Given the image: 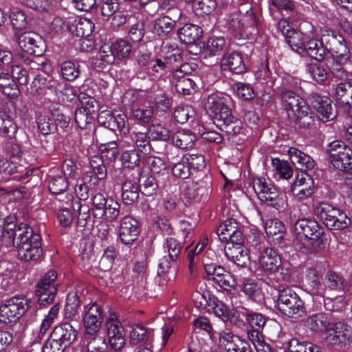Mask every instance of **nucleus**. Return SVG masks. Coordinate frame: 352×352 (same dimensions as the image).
Here are the masks:
<instances>
[{
    "instance_id": "f257e3e1",
    "label": "nucleus",
    "mask_w": 352,
    "mask_h": 352,
    "mask_svg": "<svg viewBox=\"0 0 352 352\" xmlns=\"http://www.w3.org/2000/svg\"><path fill=\"white\" fill-rule=\"evenodd\" d=\"M0 206V241L4 238L12 241L19 256L24 261H36L42 255L41 237L27 224L15 223L16 218L6 215Z\"/></svg>"
},
{
    "instance_id": "f03ea898",
    "label": "nucleus",
    "mask_w": 352,
    "mask_h": 352,
    "mask_svg": "<svg viewBox=\"0 0 352 352\" xmlns=\"http://www.w3.org/2000/svg\"><path fill=\"white\" fill-rule=\"evenodd\" d=\"M324 43L327 45L328 52L333 56L329 69L333 76L340 80H349L351 75L343 68L350 58V52L344 37L335 31H326L322 36Z\"/></svg>"
},
{
    "instance_id": "7ed1b4c3",
    "label": "nucleus",
    "mask_w": 352,
    "mask_h": 352,
    "mask_svg": "<svg viewBox=\"0 0 352 352\" xmlns=\"http://www.w3.org/2000/svg\"><path fill=\"white\" fill-rule=\"evenodd\" d=\"M64 83L53 78H35L31 85L32 92L37 93L35 104L38 108L57 110L55 102L58 91L63 87Z\"/></svg>"
},
{
    "instance_id": "20e7f679",
    "label": "nucleus",
    "mask_w": 352,
    "mask_h": 352,
    "mask_svg": "<svg viewBox=\"0 0 352 352\" xmlns=\"http://www.w3.org/2000/svg\"><path fill=\"white\" fill-rule=\"evenodd\" d=\"M278 309L284 315L295 319L306 314L305 303L291 288H284L278 292L276 300Z\"/></svg>"
},
{
    "instance_id": "39448f33",
    "label": "nucleus",
    "mask_w": 352,
    "mask_h": 352,
    "mask_svg": "<svg viewBox=\"0 0 352 352\" xmlns=\"http://www.w3.org/2000/svg\"><path fill=\"white\" fill-rule=\"evenodd\" d=\"M252 252L256 256L258 265L263 271L276 272L281 265V258L278 253L272 248L261 243L259 235H254L253 243L251 245Z\"/></svg>"
},
{
    "instance_id": "423d86ee",
    "label": "nucleus",
    "mask_w": 352,
    "mask_h": 352,
    "mask_svg": "<svg viewBox=\"0 0 352 352\" xmlns=\"http://www.w3.org/2000/svg\"><path fill=\"white\" fill-rule=\"evenodd\" d=\"M253 188L258 199L267 206L277 210L283 209L286 206V196L280 192L274 185L267 183L265 178L256 177L253 182Z\"/></svg>"
},
{
    "instance_id": "0eeeda50",
    "label": "nucleus",
    "mask_w": 352,
    "mask_h": 352,
    "mask_svg": "<svg viewBox=\"0 0 352 352\" xmlns=\"http://www.w3.org/2000/svg\"><path fill=\"white\" fill-rule=\"evenodd\" d=\"M332 166L342 171L352 169V149L340 140L330 142L327 148Z\"/></svg>"
},
{
    "instance_id": "6e6552de",
    "label": "nucleus",
    "mask_w": 352,
    "mask_h": 352,
    "mask_svg": "<svg viewBox=\"0 0 352 352\" xmlns=\"http://www.w3.org/2000/svg\"><path fill=\"white\" fill-rule=\"evenodd\" d=\"M30 300L22 296H15L1 300L0 317L12 321L21 318L29 309Z\"/></svg>"
},
{
    "instance_id": "1a4fd4ad",
    "label": "nucleus",
    "mask_w": 352,
    "mask_h": 352,
    "mask_svg": "<svg viewBox=\"0 0 352 352\" xmlns=\"http://www.w3.org/2000/svg\"><path fill=\"white\" fill-rule=\"evenodd\" d=\"M295 230L298 234H302L305 238L309 239L312 245L316 248H320V245L327 240L322 228L311 219H302L297 221Z\"/></svg>"
},
{
    "instance_id": "9d476101",
    "label": "nucleus",
    "mask_w": 352,
    "mask_h": 352,
    "mask_svg": "<svg viewBox=\"0 0 352 352\" xmlns=\"http://www.w3.org/2000/svg\"><path fill=\"white\" fill-rule=\"evenodd\" d=\"M323 339L331 345L344 346L352 342V329L341 322L331 323Z\"/></svg>"
},
{
    "instance_id": "9b49d317",
    "label": "nucleus",
    "mask_w": 352,
    "mask_h": 352,
    "mask_svg": "<svg viewBox=\"0 0 352 352\" xmlns=\"http://www.w3.org/2000/svg\"><path fill=\"white\" fill-rule=\"evenodd\" d=\"M56 278V272L50 270L44 274L37 283L36 292L38 296V302L41 305H48L54 301L57 290L55 283Z\"/></svg>"
},
{
    "instance_id": "f8f14e48",
    "label": "nucleus",
    "mask_w": 352,
    "mask_h": 352,
    "mask_svg": "<svg viewBox=\"0 0 352 352\" xmlns=\"http://www.w3.org/2000/svg\"><path fill=\"white\" fill-rule=\"evenodd\" d=\"M107 336L111 347L121 349L125 344L126 334L124 327L114 314H110L105 322Z\"/></svg>"
},
{
    "instance_id": "ddd939ff",
    "label": "nucleus",
    "mask_w": 352,
    "mask_h": 352,
    "mask_svg": "<svg viewBox=\"0 0 352 352\" xmlns=\"http://www.w3.org/2000/svg\"><path fill=\"white\" fill-rule=\"evenodd\" d=\"M82 320L85 333L89 336L96 335L100 331L102 322L100 306L96 303H90L85 305Z\"/></svg>"
},
{
    "instance_id": "4468645a",
    "label": "nucleus",
    "mask_w": 352,
    "mask_h": 352,
    "mask_svg": "<svg viewBox=\"0 0 352 352\" xmlns=\"http://www.w3.org/2000/svg\"><path fill=\"white\" fill-rule=\"evenodd\" d=\"M20 48L26 54L41 56L45 51L46 45L43 38L33 32L21 34L18 38Z\"/></svg>"
},
{
    "instance_id": "2eb2a0df",
    "label": "nucleus",
    "mask_w": 352,
    "mask_h": 352,
    "mask_svg": "<svg viewBox=\"0 0 352 352\" xmlns=\"http://www.w3.org/2000/svg\"><path fill=\"white\" fill-rule=\"evenodd\" d=\"M224 252L228 259L237 266L245 267L250 263L248 250L241 244V241L226 243Z\"/></svg>"
},
{
    "instance_id": "dca6fc26",
    "label": "nucleus",
    "mask_w": 352,
    "mask_h": 352,
    "mask_svg": "<svg viewBox=\"0 0 352 352\" xmlns=\"http://www.w3.org/2000/svg\"><path fill=\"white\" fill-rule=\"evenodd\" d=\"M314 182L313 179L305 173L296 175L291 184V192L297 200H304L312 195Z\"/></svg>"
},
{
    "instance_id": "f3484780",
    "label": "nucleus",
    "mask_w": 352,
    "mask_h": 352,
    "mask_svg": "<svg viewBox=\"0 0 352 352\" xmlns=\"http://www.w3.org/2000/svg\"><path fill=\"white\" fill-rule=\"evenodd\" d=\"M140 234L138 221L131 216H125L120 221L119 236L121 242L129 245L133 243Z\"/></svg>"
},
{
    "instance_id": "a211bd4d",
    "label": "nucleus",
    "mask_w": 352,
    "mask_h": 352,
    "mask_svg": "<svg viewBox=\"0 0 352 352\" xmlns=\"http://www.w3.org/2000/svg\"><path fill=\"white\" fill-rule=\"evenodd\" d=\"M77 331L69 322H64L55 327L51 335L52 338L66 348L75 341Z\"/></svg>"
},
{
    "instance_id": "6ab92c4d",
    "label": "nucleus",
    "mask_w": 352,
    "mask_h": 352,
    "mask_svg": "<svg viewBox=\"0 0 352 352\" xmlns=\"http://www.w3.org/2000/svg\"><path fill=\"white\" fill-rule=\"evenodd\" d=\"M321 270L317 265H311L307 270L305 280L313 295L325 297V290L320 283Z\"/></svg>"
},
{
    "instance_id": "aec40b11",
    "label": "nucleus",
    "mask_w": 352,
    "mask_h": 352,
    "mask_svg": "<svg viewBox=\"0 0 352 352\" xmlns=\"http://www.w3.org/2000/svg\"><path fill=\"white\" fill-rule=\"evenodd\" d=\"M233 101L228 94L214 93L210 95L204 104L205 110H232Z\"/></svg>"
},
{
    "instance_id": "412c9836",
    "label": "nucleus",
    "mask_w": 352,
    "mask_h": 352,
    "mask_svg": "<svg viewBox=\"0 0 352 352\" xmlns=\"http://www.w3.org/2000/svg\"><path fill=\"white\" fill-rule=\"evenodd\" d=\"M221 67L223 70H229L236 74L245 71L241 54L236 52L226 53L221 59Z\"/></svg>"
},
{
    "instance_id": "4be33fe9",
    "label": "nucleus",
    "mask_w": 352,
    "mask_h": 352,
    "mask_svg": "<svg viewBox=\"0 0 352 352\" xmlns=\"http://www.w3.org/2000/svg\"><path fill=\"white\" fill-rule=\"evenodd\" d=\"M139 180L137 175L127 178L123 183L122 197L126 204H132L138 199L140 192Z\"/></svg>"
},
{
    "instance_id": "5701e85b",
    "label": "nucleus",
    "mask_w": 352,
    "mask_h": 352,
    "mask_svg": "<svg viewBox=\"0 0 352 352\" xmlns=\"http://www.w3.org/2000/svg\"><path fill=\"white\" fill-rule=\"evenodd\" d=\"M331 322L323 313H316L309 316L305 321V326L313 333H326L327 329Z\"/></svg>"
},
{
    "instance_id": "b1692460",
    "label": "nucleus",
    "mask_w": 352,
    "mask_h": 352,
    "mask_svg": "<svg viewBox=\"0 0 352 352\" xmlns=\"http://www.w3.org/2000/svg\"><path fill=\"white\" fill-rule=\"evenodd\" d=\"M217 235L221 241H236L241 240V233L237 230L235 220L228 219L217 229Z\"/></svg>"
},
{
    "instance_id": "393cba45",
    "label": "nucleus",
    "mask_w": 352,
    "mask_h": 352,
    "mask_svg": "<svg viewBox=\"0 0 352 352\" xmlns=\"http://www.w3.org/2000/svg\"><path fill=\"white\" fill-rule=\"evenodd\" d=\"M326 31L331 30H324L322 31L320 43L316 39L311 38L306 42L305 45V53L317 60H323L325 55V51H328L327 45L324 43L322 40V36Z\"/></svg>"
},
{
    "instance_id": "a878e982",
    "label": "nucleus",
    "mask_w": 352,
    "mask_h": 352,
    "mask_svg": "<svg viewBox=\"0 0 352 352\" xmlns=\"http://www.w3.org/2000/svg\"><path fill=\"white\" fill-rule=\"evenodd\" d=\"M291 162L301 170H311L314 167V160L308 155L301 152L296 148H289L287 151Z\"/></svg>"
},
{
    "instance_id": "bb28decb",
    "label": "nucleus",
    "mask_w": 352,
    "mask_h": 352,
    "mask_svg": "<svg viewBox=\"0 0 352 352\" xmlns=\"http://www.w3.org/2000/svg\"><path fill=\"white\" fill-rule=\"evenodd\" d=\"M239 13L242 16L241 21L245 32L252 33L248 29H256L259 23V18L253 11L252 4H241V7H239Z\"/></svg>"
},
{
    "instance_id": "cd10ccee",
    "label": "nucleus",
    "mask_w": 352,
    "mask_h": 352,
    "mask_svg": "<svg viewBox=\"0 0 352 352\" xmlns=\"http://www.w3.org/2000/svg\"><path fill=\"white\" fill-rule=\"evenodd\" d=\"M280 104L283 110H302L305 107V101L292 91L285 90L280 96Z\"/></svg>"
},
{
    "instance_id": "c85d7f7f",
    "label": "nucleus",
    "mask_w": 352,
    "mask_h": 352,
    "mask_svg": "<svg viewBox=\"0 0 352 352\" xmlns=\"http://www.w3.org/2000/svg\"><path fill=\"white\" fill-rule=\"evenodd\" d=\"M130 343L133 345L142 344L145 346H151L153 342V335L144 327L135 324L133 327L130 335Z\"/></svg>"
},
{
    "instance_id": "c756f323",
    "label": "nucleus",
    "mask_w": 352,
    "mask_h": 352,
    "mask_svg": "<svg viewBox=\"0 0 352 352\" xmlns=\"http://www.w3.org/2000/svg\"><path fill=\"white\" fill-rule=\"evenodd\" d=\"M212 114H210L212 117L213 123L219 128L223 127L230 128L232 131L236 132L235 126L232 127V124H236L239 129V123L240 122L232 114V111H212Z\"/></svg>"
},
{
    "instance_id": "7c9ffc66",
    "label": "nucleus",
    "mask_w": 352,
    "mask_h": 352,
    "mask_svg": "<svg viewBox=\"0 0 352 352\" xmlns=\"http://www.w3.org/2000/svg\"><path fill=\"white\" fill-rule=\"evenodd\" d=\"M338 208L325 202L318 204L314 209L315 214L327 228L331 226V221L338 214Z\"/></svg>"
},
{
    "instance_id": "2f4dec72",
    "label": "nucleus",
    "mask_w": 352,
    "mask_h": 352,
    "mask_svg": "<svg viewBox=\"0 0 352 352\" xmlns=\"http://www.w3.org/2000/svg\"><path fill=\"white\" fill-rule=\"evenodd\" d=\"M202 32V29L199 26L187 23L179 29L178 35L184 43L193 44L201 36Z\"/></svg>"
},
{
    "instance_id": "473e14b6",
    "label": "nucleus",
    "mask_w": 352,
    "mask_h": 352,
    "mask_svg": "<svg viewBox=\"0 0 352 352\" xmlns=\"http://www.w3.org/2000/svg\"><path fill=\"white\" fill-rule=\"evenodd\" d=\"M172 138L175 145L182 149L192 147L196 140L195 135L189 130L185 129L177 131Z\"/></svg>"
},
{
    "instance_id": "72a5a7b5",
    "label": "nucleus",
    "mask_w": 352,
    "mask_h": 352,
    "mask_svg": "<svg viewBox=\"0 0 352 352\" xmlns=\"http://www.w3.org/2000/svg\"><path fill=\"white\" fill-rule=\"evenodd\" d=\"M239 314V316L245 318L250 328L260 330L263 329L266 323V318L261 314L253 312L244 307H241Z\"/></svg>"
},
{
    "instance_id": "f704fd0d",
    "label": "nucleus",
    "mask_w": 352,
    "mask_h": 352,
    "mask_svg": "<svg viewBox=\"0 0 352 352\" xmlns=\"http://www.w3.org/2000/svg\"><path fill=\"white\" fill-rule=\"evenodd\" d=\"M274 177L276 179H289L293 175V169L287 161L278 158L272 160Z\"/></svg>"
},
{
    "instance_id": "c9c22d12",
    "label": "nucleus",
    "mask_w": 352,
    "mask_h": 352,
    "mask_svg": "<svg viewBox=\"0 0 352 352\" xmlns=\"http://www.w3.org/2000/svg\"><path fill=\"white\" fill-rule=\"evenodd\" d=\"M243 341L236 336L230 332L223 331L219 334L220 346L228 352L236 350Z\"/></svg>"
},
{
    "instance_id": "e433bc0d",
    "label": "nucleus",
    "mask_w": 352,
    "mask_h": 352,
    "mask_svg": "<svg viewBox=\"0 0 352 352\" xmlns=\"http://www.w3.org/2000/svg\"><path fill=\"white\" fill-rule=\"evenodd\" d=\"M346 282L343 278L335 272L328 273L324 278L325 294L327 290L344 292Z\"/></svg>"
},
{
    "instance_id": "4c0bfd02",
    "label": "nucleus",
    "mask_w": 352,
    "mask_h": 352,
    "mask_svg": "<svg viewBox=\"0 0 352 352\" xmlns=\"http://www.w3.org/2000/svg\"><path fill=\"white\" fill-rule=\"evenodd\" d=\"M8 112L0 111V132L8 138H12L16 133L17 126Z\"/></svg>"
},
{
    "instance_id": "58836bf2",
    "label": "nucleus",
    "mask_w": 352,
    "mask_h": 352,
    "mask_svg": "<svg viewBox=\"0 0 352 352\" xmlns=\"http://www.w3.org/2000/svg\"><path fill=\"white\" fill-rule=\"evenodd\" d=\"M209 306L207 308L208 311H212L214 314L222 321H227L229 318V309L216 296L209 298Z\"/></svg>"
},
{
    "instance_id": "ea45409f",
    "label": "nucleus",
    "mask_w": 352,
    "mask_h": 352,
    "mask_svg": "<svg viewBox=\"0 0 352 352\" xmlns=\"http://www.w3.org/2000/svg\"><path fill=\"white\" fill-rule=\"evenodd\" d=\"M80 302L76 292H71L67 295L65 307V318L74 320L78 316V309Z\"/></svg>"
},
{
    "instance_id": "a19ab883",
    "label": "nucleus",
    "mask_w": 352,
    "mask_h": 352,
    "mask_svg": "<svg viewBox=\"0 0 352 352\" xmlns=\"http://www.w3.org/2000/svg\"><path fill=\"white\" fill-rule=\"evenodd\" d=\"M217 6L216 0H197L192 4V10L195 15L203 16L211 14Z\"/></svg>"
},
{
    "instance_id": "79ce46f5",
    "label": "nucleus",
    "mask_w": 352,
    "mask_h": 352,
    "mask_svg": "<svg viewBox=\"0 0 352 352\" xmlns=\"http://www.w3.org/2000/svg\"><path fill=\"white\" fill-rule=\"evenodd\" d=\"M109 199L106 198L100 192H98L92 197L93 213L95 217L102 218L104 216L108 208Z\"/></svg>"
},
{
    "instance_id": "37998d69",
    "label": "nucleus",
    "mask_w": 352,
    "mask_h": 352,
    "mask_svg": "<svg viewBox=\"0 0 352 352\" xmlns=\"http://www.w3.org/2000/svg\"><path fill=\"white\" fill-rule=\"evenodd\" d=\"M175 25L170 18L160 15L153 21V31L160 36H165L174 28Z\"/></svg>"
},
{
    "instance_id": "c03bdc74",
    "label": "nucleus",
    "mask_w": 352,
    "mask_h": 352,
    "mask_svg": "<svg viewBox=\"0 0 352 352\" xmlns=\"http://www.w3.org/2000/svg\"><path fill=\"white\" fill-rule=\"evenodd\" d=\"M285 39L292 50L299 54L305 53V43L303 41V33L301 31L296 30L287 36Z\"/></svg>"
},
{
    "instance_id": "a18cd8bd",
    "label": "nucleus",
    "mask_w": 352,
    "mask_h": 352,
    "mask_svg": "<svg viewBox=\"0 0 352 352\" xmlns=\"http://www.w3.org/2000/svg\"><path fill=\"white\" fill-rule=\"evenodd\" d=\"M243 292L249 298L256 302H260L263 298L261 287L252 280H246L242 285Z\"/></svg>"
},
{
    "instance_id": "49530a36",
    "label": "nucleus",
    "mask_w": 352,
    "mask_h": 352,
    "mask_svg": "<svg viewBox=\"0 0 352 352\" xmlns=\"http://www.w3.org/2000/svg\"><path fill=\"white\" fill-rule=\"evenodd\" d=\"M309 107L314 110H331V100L327 96L313 94L309 98Z\"/></svg>"
},
{
    "instance_id": "de8ad7c7",
    "label": "nucleus",
    "mask_w": 352,
    "mask_h": 352,
    "mask_svg": "<svg viewBox=\"0 0 352 352\" xmlns=\"http://www.w3.org/2000/svg\"><path fill=\"white\" fill-rule=\"evenodd\" d=\"M60 72L63 79L74 81L79 76V65L71 60L65 61L60 65Z\"/></svg>"
},
{
    "instance_id": "09e8293b",
    "label": "nucleus",
    "mask_w": 352,
    "mask_h": 352,
    "mask_svg": "<svg viewBox=\"0 0 352 352\" xmlns=\"http://www.w3.org/2000/svg\"><path fill=\"white\" fill-rule=\"evenodd\" d=\"M175 87L177 92L184 96L192 95L196 91L195 81L186 76L177 79Z\"/></svg>"
},
{
    "instance_id": "8fccbe9b",
    "label": "nucleus",
    "mask_w": 352,
    "mask_h": 352,
    "mask_svg": "<svg viewBox=\"0 0 352 352\" xmlns=\"http://www.w3.org/2000/svg\"><path fill=\"white\" fill-rule=\"evenodd\" d=\"M172 134V129L162 124L153 125L149 129V138L153 140L168 141Z\"/></svg>"
},
{
    "instance_id": "3c124183",
    "label": "nucleus",
    "mask_w": 352,
    "mask_h": 352,
    "mask_svg": "<svg viewBox=\"0 0 352 352\" xmlns=\"http://www.w3.org/2000/svg\"><path fill=\"white\" fill-rule=\"evenodd\" d=\"M226 21L228 28L235 33L236 36L239 35L240 37H244L248 35V32H245L243 28L240 14L228 16Z\"/></svg>"
},
{
    "instance_id": "603ef678",
    "label": "nucleus",
    "mask_w": 352,
    "mask_h": 352,
    "mask_svg": "<svg viewBox=\"0 0 352 352\" xmlns=\"http://www.w3.org/2000/svg\"><path fill=\"white\" fill-rule=\"evenodd\" d=\"M111 45L118 59L127 58L130 55L132 45L128 40L120 38L112 43Z\"/></svg>"
},
{
    "instance_id": "864d4df0",
    "label": "nucleus",
    "mask_w": 352,
    "mask_h": 352,
    "mask_svg": "<svg viewBox=\"0 0 352 352\" xmlns=\"http://www.w3.org/2000/svg\"><path fill=\"white\" fill-rule=\"evenodd\" d=\"M146 162L153 174L164 175L168 173L166 162L161 157L149 156L147 157Z\"/></svg>"
},
{
    "instance_id": "5fc2aeb1",
    "label": "nucleus",
    "mask_w": 352,
    "mask_h": 352,
    "mask_svg": "<svg viewBox=\"0 0 352 352\" xmlns=\"http://www.w3.org/2000/svg\"><path fill=\"white\" fill-rule=\"evenodd\" d=\"M164 250L165 252H168V257L172 261H176L181 251L180 243L173 237L167 238L164 243Z\"/></svg>"
},
{
    "instance_id": "6e6d98bb",
    "label": "nucleus",
    "mask_w": 352,
    "mask_h": 352,
    "mask_svg": "<svg viewBox=\"0 0 352 352\" xmlns=\"http://www.w3.org/2000/svg\"><path fill=\"white\" fill-rule=\"evenodd\" d=\"M264 229L268 236H274L280 234L278 239L282 238V234L285 231L284 224L278 219H267L264 223Z\"/></svg>"
},
{
    "instance_id": "4d7b16f0",
    "label": "nucleus",
    "mask_w": 352,
    "mask_h": 352,
    "mask_svg": "<svg viewBox=\"0 0 352 352\" xmlns=\"http://www.w3.org/2000/svg\"><path fill=\"white\" fill-rule=\"evenodd\" d=\"M226 45L225 38L222 36L210 37L206 43V51L210 56H216L220 54Z\"/></svg>"
},
{
    "instance_id": "13d9d810",
    "label": "nucleus",
    "mask_w": 352,
    "mask_h": 352,
    "mask_svg": "<svg viewBox=\"0 0 352 352\" xmlns=\"http://www.w3.org/2000/svg\"><path fill=\"white\" fill-rule=\"evenodd\" d=\"M73 210L78 214V222L82 226H85L88 219H90V208L80 201L76 200L72 204Z\"/></svg>"
},
{
    "instance_id": "bf43d9fd",
    "label": "nucleus",
    "mask_w": 352,
    "mask_h": 352,
    "mask_svg": "<svg viewBox=\"0 0 352 352\" xmlns=\"http://www.w3.org/2000/svg\"><path fill=\"white\" fill-rule=\"evenodd\" d=\"M68 180L63 175L53 176L49 182V190L54 194H60L67 188Z\"/></svg>"
},
{
    "instance_id": "052dcab7",
    "label": "nucleus",
    "mask_w": 352,
    "mask_h": 352,
    "mask_svg": "<svg viewBox=\"0 0 352 352\" xmlns=\"http://www.w3.org/2000/svg\"><path fill=\"white\" fill-rule=\"evenodd\" d=\"M99 59L101 61V67H106L107 65L112 64L116 58V54L113 50L112 45H103L101 46L99 53Z\"/></svg>"
},
{
    "instance_id": "680f3d73",
    "label": "nucleus",
    "mask_w": 352,
    "mask_h": 352,
    "mask_svg": "<svg viewBox=\"0 0 352 352\" xmlns=\"http://www.w3.org/2000/svg\"><path fill=\"white\" fill-rule=\"evenodd\" d=\"M131 27L129 30V35L131 41L133 42L140 41L145 33L144 23L142 20H137L129 23Z\"/></svg>"
},
{
    "instance_id": "e2e57ef3",
    "label": "nucleus",
    "mask_w": 352,
    "mask_h": 352,
    "mask_svg": "<svg viewBox=\"0 0 352 352\" xmlns=\"http://www.w3.org/2000/svg\"><path fill=\"white\" fill-rule=\"evenodd\" d=\"M95 25L89 19H80L76 25V33L78 36L89 37L94 32Z\"/></svg>"
},
{
    "instance_id": "0e129e2a",
    "label": "nucleus",
    "mask_w": 352,
    "mask_h": 352,
    "mask_svg": "<svg viewBox=\"0 0 352 352\" xmlns=\"http://www.w3.org/2000/svg\"><path fill=\"white\" fill-rule=\"evenodd\" d=\"M334 219L331 221V226L329 228L331 230H343L347 228L351 223L350 219L347 217L345 212L338 209V214L333 217Z\"/></svg>"
},
{
    "instance_id": "69168bd1",
    "label": "nucleus",
    "mask_w": 352,
    "mask_h": 352,
    "mask_svg": "<svg viewBox=\"0 0 352 352\" xmlns=\"http://www.w3.org/2000/svg\"><path fill=\"white\" fill-rule=\"evenodd\" d=\"M173 174L177 177L186 179L189 177L190 166L185 156L182 157L180 162L175 163L172 168Z\"/></svg>"
},
{
    "instance_id": "338daca9",
    "label": "nucleus",
    "mask_w": 352,
    "mask_h": 352,
    "mask_svg": "<svg viewBox=\"0 0 352 352\" xmlns=\"http://www.w3.org/2000/svg\"><path fill=\"white\" fill-rule=\"evenodd\" d=\"M214 283L224 290H230L235 286V280L231 274L225 270L223 272L214 278Z\"/></svg>"
},
{
    "instance_id": "774afa93",
    "label": "nucleus",
    "mask_w": 352,
    "mask_h": 352,
    "mask_svg": "<svg viewBox=\"0 0 352 352\" xmlns=\"http://www.w3.org/2000/svg\"><path fill=\"white\" fill-rule=\"evenodd\" d=\"M79 352H108L107 345L101 338H94L89 343L87 348L78 349Z\"/></svg>"
}]
</instances>
